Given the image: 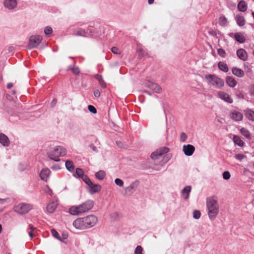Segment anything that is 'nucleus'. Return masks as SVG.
Returning <instances> with one entry per match:
<instances>
[{"instance_id": "obj_37", "label": "nucleus", "mask_w": 254, "mask_h": 254, "mask_svg": "<svg viewBox=\"0 0 254 254\" xmlns=\"http://www.w3.org/2000/svg\"><path fill=\"white\" fill-rule=\"evenodd\" d=\"M53 32L52 28L50 26H47L44 30V33L46 35L49 36Z\"/></svg>"}, {"instance_id": "obj_46", "label": "nucleus", "mask_w": 254, "mask_h": 254, "mask_svg": "<svg viewBox=\"0 0 254 254\" xmlns=\"http://www.w3.org/2000/svg\"><path fill=\"white\" fill-rule=\"evenodd\" d=\"M235 157L238 160L242 161L244 158L246 157V156H245L243 154H237L236 155Z\"/></svg>"}, {"instance_id": "obj_48", "label": "nucleus", "mask_w": 254, "mask_h": 254, "mask_svg": "<svg viewBox=\"0 0 254 254\" xmlns=\"http://www.w3.org/2000/svg\"><path fill=\"white\" fill-rule=\"evenodd\" d=\"M88 110L93 113V114H95V107H94L92 105H89L88 106Z\"/></svg>"}, {"instance_id": "obj_13", "label": "nucleus", "mask_w": 254, "mask_h": 254, "mask_svg": "<svg viewBox=\"0 0 254 254\" xmlns=\"http://www.w3.org/2000/svg\"><path fill=\"white\" fill-rule=\"evenodd\" d=\"M183 148V150L187 156L191 155L195 150V147L190 144L184 145Z\"/></svg>"}, {"instance_id": "obj_50", "label": "nucleus", "mask_w": 254, "mask_h": 254, "mask_svg": "<svg viewBox=\"0 0 254 254\" xmlns=\"http://www.w3.org/2000/svg\"><path fill=\"white\" fill-rule=\"evenodd\" d=\"M51 169L55 171H57L60 169V166L59 164H55L51 167Z\"/></svg>"}, {"instance_id": "obj_53", "label": "nucleus", "mask_w": 254, "mask_h": 254, "mask_svg": "<svg viewBox=\"0 0 254 254\" xmlns=\"http://www.w3.org/2000/svg\"><path fill=\"white\" fill-rule=\"evenodd\" d=\"M57 99H54L53 100V101H52L51 102V105L52 107H54L56 104H57Z\"/></svg>"}, {"instance_id": "obj_18", "label": "nucleus", "mask_w": 254, "mask_h": 254, "mask_svg": "<svg viewBox=\"0 0 254 254\" xmlns=\"http://www.w3.org/2000/svg\"><path fill=\"white\" fill-rule=\"evenodd\" d=\"M57 203L56 201L50 202L47 205V212L50 213L54 212L57 208Z\"/></svg>"}, {"instance_id": "obj_33", "label": "nucleus", "mask_w": 254, "mask_h": 254, "mask_svg": "<svg viewBox=\"0 0 254 254\" xmlns=\"http://www.w3.org/2000/svg\"><path fill=\"white\" fill-rule=\"evenodd\" d=\"M106 175V173L104 171L100 170L96 172V179L99 180H103Z\"/></svg>"}, {"instance_id": "obj_43", "label": "nucleus", "mask_w": 254, "mask_h": 254, "mask_svg": "<svg viewBox=\"0 0 254 254\" xmlns=\"http://www.w3.org/2000/svg\"><path fill=\"white\" fill-rule=\"evenodd\" d=\"M51 232H52V235L56 239H58V240H60V236H59V233L55 230V229H52L51 230Z\"/></svg>"}, {"instance_id": "obj_10", "label": "nucleus", "mask_w": 254, "mask_h": 254, "mask_svg": "<svg viewBox=\"0 0 254 254\" xmlns=\"http://www.w3.org/2000/svg\"><path fill=\"white\" fill-rule=\"evenodd\" d=\"M138 186V182L132 183L128 187L125 189V192L127 195H130L134 192Z\"/></svg>"}, {"instance_id": "obj_59", "label": "nucleus", "mask_w": 254, "mask_h": 254, "mask_svg": "<svg viewBox=\"0 0 254 254\" xmlns=\"http://www.w3.org/2000/svg\"><path fill=\"white\" fill-rule=\"evenodd\" d=\"M28 234H29V236H30L31 238H32V237H33V233H32V231L29 232H28Z\"/></svg>"}, {"instance_id": "obj_4", "label": "nucleus", "mask_w": 254, "mask_h": 254, "mask_svg": "<svg viewBox=\"0 0 254 254\" xmlns=\"http://www.w3.org/2000/svg\"><path fill=\"white\" fill-rule=\"evenodd\" d=\"M74 176L81 178L83 181L88 186L89 191L91 194L95 192V185L92 183L89 178L84 174L83 171L80 168H76Z\"/></svg>"}, {"instance_id": "obj_7", "label": "nucleus", "mask_w": 254, "mask_h": 254, "mask_svg": "<svg viewBox=\"0 0 254 254\" xmlns=\"http://www.w3.org/2000/svg\"><path fill=\"white\" fill-rule=\"evenodd\" d=\"M169 151V148L167 147H161L156 151L153 152L151 154V158L152 159L156 160L160 158L161 157L163 156L164 155L166 154Z\"/></svg>"}, {"instance_id": "obj_19", "label": "nucleus", "mask_w": 254, "mask_h": 254, "mask_svg": "<svg viewBox=\"0 0 254 254\" xmlns=\"http://www.w3.org/2000/svg\"><path fill=\"white\" fill-rule=\"evenodd\" d=\"M237 55L239 57V59L242 60L243 61H245L247 60L248 55L246 51L243 49H240L237 51Z\"/></svg>"}, {"instance_id": "obj_31", "label": "nucleus", "mask_w": 254, "mask_h": 254, "mask_svg": "<svg viewBox=\"0 0 254 254\" xmlns=\"http://www.w3.org/2000/svg\"><path fill=\"white\" fill-rule=\"evenodd\" d=\"M96 80L98 81L99 84L102 88H104L106 87V84L101 75L96 74Z\"/></svg>"}, {"instance_id": "obj_27", "label": "nucleus", "mask_w": 254, "mask_h": 254, "mask_svg": "<svg viewBox=\"0 0 254 254\" xmlns=\"http://www.w3.org/2000/svg\"><path fill=\"white\" fill-rule=\"evenodd\" d=\"M66 169L70 172H73L74 166L73 162L70 160H67L65 163Z\"/></svg>"}, {"instance_id": "obj_21", "label": "nucleus", "mask_w": 254, "mask_h": 254, "mask_svg": "<svg viewBox=\"0 0 254 254\" xmlns=\"http://www.w3.org/2000/svg\"><path fill=\"white\" fill-rule=\"evenodd\" d=\"M231 118L236 121H240L242 120L243 116V114L237 111H233L231 114Z\"/></svg>"}, {"instance_id": "obj_25", "label": "nucleus", "mask_w": 254, "mask_h": 254, "mask_svg": "<svg viewBox=\"0 0 254 254\" xmlns=\"http://www.w3.org/2000/svg\"><path fill=\"white\" fill-rule=\"evenodd\" d=\"M191 190V187L190 186H186L182 190V193L185 199H187L189 197L190 192Z\"/></svg>"}, {"instance_id": "obj_36", "label": "nucleus", "mask_w": 254, "mask_h": 254, "mask_svg": "<svg viewBox=\"0 0 254 254\" xmlns=\"http://www.w3.org/2000/svg\"><path fill=\"white\" fill-rule=\"evenodd\" d=\"M120 216V214L118 212H113L110 214V218L113 221L118 219Z\"/></svg>"}, {"instance_id": "obj_15", "label": "nucleus", "mask_w": 254, "mask_h": 254, "mask_svg": "<svg viewBox=\"0 0 254 254\" xmlns=\"http://www.w3.org/2000/svg\"><path fill=\"white\" fill-rule=\"evenodd\" d=\"M218 95L220 98L225 101L229 103H233V99L230 97V95L228 93L223 91H220L218 93Z\"/></svg>"}, {"instance_id": "obj_29", "label": "nucleus", "mask_w": 254, "mask_h": 254, "mask_svg": "<svg viewBox=\"0 0 254 254\" xmlns=\"http://www.w3.org/2000/svg\"><path fill=\"white\" fill-rule=\"evenodd\" d=\"M245 115L249 120L254 121V111L248 109L245 111Z\"/></svg>"}, {"instance_id": "obj_5", "label": "nucleus", "mask_w": 254, "mask_h": 254, "mask_svg": "<svg viewBox=\"0 0 254 254\" xmlns=\"http://www.w3.org/2000/svg\"><path fill=\"white\" fill-rule=\"evenodd\" d=\"M205 78L209 83L216 87L222 88L224 85V81L215 75L211 74H206L205 75Z\"/></svg>"}, {"instance_id": "obj_56", "label": "nucleus", "mask_w": 254, "mask_h": 254, "mask_svg": "<svg viewBox=\"0 0 254 254\" xmlns=\"http://www.w3.org/2000/svg\"><path fill=\"white\" fill-rule=\"evenodd\" d=\"M251 93L252 95H254V85L252 86Z\"/></svg>"}, {"instance_id": "obj_54", "label": "nucleus", "mask_w": 254, "mask_h": 254, "mask_svg": "<svg viewBox=\"0 0 254 254\" xmlns=\"http://www.w3.org/2000/svg\"><path fill=\"white\" fill-rule=\"evenodd\" d=\"M13 87V84L12 83H8L7 84V88L8 89H10L11 88H12Z\"/></svg>"}, {"instance_id": "obj_61", "label": "nucleus", "mask_w": 254, "mask_h": 254, "mask_svg": "<svg viewBox=\"0 0 254 254\" xmlns=\"http://www.w3.org/2000/svg\"><path fill=\"white\" fill-rule=\"evenodd\" d=\"M63 238H64V239H66L67 238V235L66 234H64L63 235Z\"/></svg>"}, {"instance_id": "obj_39", "label": "nucleus", "mask_w": 254, "mask_h": 254, "mask_svg": "<svg viewBox=\"0 0 254 254\" xmlns=\"http://www.w3.org/2000/svg\"><path fill=\"white\" fill-rule=\"evenodd\" d=\"M201 213L198 210H195L193 212V217L195 219H198L200 217Z\"/></svg>"}, {"instance_id": "obj_6", "label": "nucleus", "mask_w": 254, "mask_h": 254, "mask_svg": "<svg viewBox=\"0 0 254 254\" xmlns=\"http://www.w3.org/2000/svg\"><path fill=\"white\" fill-rule=\"evenodd\" d=\"M33 208V206L29 203H21L14 207V211L19 214H24L27 213Z\"/></svg>"}, {"instance_id": "obj_16", "label": "nucleus", "mask_w": 254, "mask_h": 254, "mask_svg": "<svg viewBox=\"0 0 254 254\" xmlns=\"http://www.w3.org/2000/svg\"><path fill=\"white\" fill-rule=\"evenodd\" d=\"M3 3L4 6L9 9H13L17 5L16 0H5Z\"/></svg>"}, {"instance_id": "obj_35", "label": "nucleus", "mask_w": 254, "mask_h": 254, "mask_svg": "<svg viewBox=\"0 0 254 254\" xmlns=\"http://www.w3.org/2000/svg\"><path fill=\"white\" fill-rule=\"evenodd\" d=\"M227 23V19L224 16L220 17L219 18V23L220 25L222 26H225Z\"/></svg>"}, {"instance_id": "obj_32", "label": "nucleus", "mask_w": 254, "mask_h": 254, "mask_svg": "<svg viewBox=\"0 0 254 254\" xmlns=\"http://www.w3.org/2000/svg\"><path fill=\"white\" fill-rule=\"evenodd\" d=\"M234 142L240 146H243L244 145V142L241 139V138L238 136H234L233 137Z\"/></svg>"}, {"instance_id": "obj_26", "label": "nucleus", "mask_w": 254, "mask_h": 254, "mask_svg": "<svg viewBox=\"0 0 254 254\" xmlns=\"http://www.w3.org/2000/svg\"><path fill=\"white\" fill-rule=\"evenodd\" d=\"M235 40L241 43L245 42L246 39L242 33H236L234 35Z\"/></svg>"}, {"instance_id": "obj_57", "label": "nucleus", "mask_w": 254, "mask_h": 254, "mask_svg": "<svg viewBox=\"0 0 254 254\" xmlns=\"http://www.w3.org/2000/svg\"><path fill=\"white\" fill-rule=\"evenodd\" d=\"M89 147L93 150H95V147L94 146L93 144H90L89 145Z\"/></svg>"}, {"instance_id": "obj_12", "label": "nucleus", "mask_w": 254, "mask_h": 254, "mask_svg": "<svg viewBox=\"0 0 254 254\" xmlns=\"http://www.w3.org/2000/svg\"><path fill=\"white\" fill-rule=\"evenodd\" d=\"M73 225L76 229H86V226L84 224V221L83 218H79L75 220L73 222Z\"/></svg>"}, {"instance_id": "obj_9", "label": "nucleus", "mask_w": 254, "mask_h": 254, "mask_svg": "<svg viewBox=\"0 0 254 254\" xmlns=\"http://www.w3.org/2000/svg\"><path fill=\"white\" fill-rule=\"evenodd\" d=\"M95 29L93 27L88 28L87 31L85 32L84 30H79L74 32V35L76 36H87L86 34L93 36L95 33Z\"/></svg>"}, {"instance_id": "obj_38", "label": "nucleus", "mask_w": 254, "mask_h": 254, "mask_svg": "<svg viewBox=\"0 0 254 254\" xmlns=\"http://www.w3.org/2000/svg\"><path fill=\"white\" fill-rule=\"evenodd\" d=\"M142 248L140 246H137L135 250V254H143L142 253Z\"/></svg>"}, {"instance_id": "obj_49", "label": "nucleus", "mask_w": 254, "mask_h": 254, "mask_svg": "<svg viewBox=\"0 0 254 254\" xmlns=\"http://www.w3.org/2000/svg\"><path fill=\"white\" fill-rule=\"evenodd\" d=\"M9 202V198H0V204H4L7 202Z\"/></svg>"}, {"instance_id": "obj_44", "label": "nucleus", "mask_w": 254, "mask_h": 254, "mask_svg": "<svg viewBox=\"0 0 254 254\" xmlns=\"http://www.w3.org/2000/svg\"><path fill=\"white\" fill-rule=\"evenodd\" d=\"M187 137H188L187 135L185 133L182 132L181 134L180 140L182 142H184L186 140V139H187Z\"/></svg>"}, {"instance_id": "obj_14", "label": "nucleus", "mask_w": 254, "mask_h": 254, "mask_svg": "<svg viewBox=\"0 0 254 254\" xmlns=\"http://www.w3.org/2000/svg\"><path fill=\"white\" fill-rule=\"evenodd\" d=\"M146 86L157 93H160L162 91L161 87L155 83L148 82Z\"/></svg>"}, {"instance_id": "obj_55", "label": "nucleus", "mask_w": 254, "mask_h": 254, "mask_svg": "<svg viewBox=\"0 0 254 254\" xmlns=\"http://www.w3.org/2000/svg\"><path fill=\"white\" fill-rule=\"evenodd\" d=\"M101 187L100 185H96V192L99 191L101 190Z\"/></svg>"}, {"instance_id": "obj_60", "label": "nucleus", "mask_w": 254, "mask_h": 254, "mask_svg": "<svg viewBox=\"0 0 254 254\" xmlns=\"http://www.w3.org/2000/svg\"><path fill=\"white\" fill-rule=\"evenodd\" d=\"M30 229H31V231H33L35 229V228L33 226H30Z\"/></svg>"}, {"instance_id": "obj_3", "label": "nucleus", "mask_w": 254, "mask_h": 254, "mask_svg": "<svg viewBox=\"0 0 254 254\" xmlns=\"http://www.w3.org/2000/svg\"><path fill=\"white\" fill-rule=\"evenodd\" d=\"M67 153L66 149L63 146H55L53 150L47 152L48 156L51 159L56 162L60 161L59 157L64 156Z\"/></svg>"}, {"instance_id": "obj_23", "label": "nucleus", "mask_w": 254, "mask_h": 254, "mask_svg": "<svg viewBox=\"0 0 254 254\" xmlns=\"http://www.w3.org/2000/svg\"><path fill=\"white\" fill-rule=\"evenodd\" d=\"M232 72L234 75L239 77H242L244 75V72L243 70L237 67H233Z\"/></svg>"}, {"instance_id": "obj_51", "label": "nucleus", "mask_w": 254, "mask_h": 254, "mask_svg": "<svg viewBox=\"0 0 254 254\" xmlns=\"http://www.w3.org/2000/svg\"><path fill=\"white\" fill-rule=\"evenodd\" d=\"M137 53L138 56L140 57H141L143 56L144 53H143V50L142 49H139L137 50Z\"/></svg>"}, {"instance_id": "obj_64", "label": "nucleus", "mask_w": 254, "mask_h": 254, "mask_svg": "<svg viewBox=\"0 0 254 254\" xmlns=\"http://www.w3.org/2000/svg\"><path fill=\"white\" fill-rule=\"evenodd\" d=\"M144 92L146 93V94H148L149 95H151V94L149 91H148L147 90H144Z\"/></svg>"}, {"instance_id": "obj_42", "label": "nucleus", "mask_w": 254, "mask_h": 254, "mask_svg": "<svg viewBox=\"0 0 254 254\" xmlns=\"http://www.w3.org/2000/svg\"><path fill=\"white\" fill-rule=\"evenodd\" d=\"M115 182L117 186H119L120 187H122L124 185L123 181L120 179H116L115 180Z\"/></svg>"}, {"instance_id": "obj_1", "label": "nucleus", "mask_w": 254, "mask_h": 254, "mask_svg": "<svg viewBox=\"0 0 254 254\" xmlns=\"http://www.w3.org/2000/svg\"><path fill=\"white\" fill-rule=\"evenodd\" d=\"M206 208L208 211L209 218L211 220H214L219 211V204L215 197L212 196L207 198Z\"/></svg>"}, {"instance_id": "obj_34", "label": "nucleus", "mask_w": 254, "mask_h": 254, "mask_svg": "<svg viewBox=\"0 0 254 254\" xmlns=\"http://www.w3.org/2000/svg\"><path fill=\"white\" fill-rule=\"evenodd\" d=\"M241 133L248 139H250L251 135L248 129L245 128H242L240 130Z\"/></svg>"}, {"instance_id": "obj_8", "label": "nucleus", "mask_w": 254, "mask_h": 254, "mask_svg": "<svg viewBox=\"0 0 254 254\" xmlns=\"http://www.w3.org/2000/svg\"><path fill=\"white\" fill-rule=\"evenodd\" d=\"M42 37L40 35L31 36L29 40L28 46L30 49L37 47L42 40Z\"/></svg>"}, {"instance_id": "obj_47", "label": "nucleus", "mask_w": 254, "mask_h": 254, "mask_svg": "<svg viewBox=\"0 0 254 254\" xmlns=\"http://www.w3.org/2000/svg\"><path fill=\"white\" fill-rule=\"evenodd\" d=\"M112 52L115 54H120V50L116 47H112L111 49Z\"/></svg>"}, {"instance_id": "obj_22", "label": "nucleus", "mask_w": 254, "mask_h": 254, "mask_svg": "<svg viewBox=\"0 0 254 254\" xmlns=\"http://www.w3.org/2000/svg\"><path fill=\"white\" fill-rule=\"evenodd\" d=\"M226 84L230 87H234L237 84L236 80L231 76H227L226 77Z\"/></svg>"}, {"instance_id": "obj_63", "label": "nucleus", "mask_w": 254, "mask_h": 254, "mask_svg": "<svg viewBox=\"0 0 254 254\" xmlns=\"http://www.w3.org/2000/svg\"><path fill=\"white\" fill-rule=\"evenodd\" d=\"M237 96L239 98H243V95L241 93H240L239 95H237Z\"/></svg>"}, {"instance_id": "obj_11", "label": "nucleus", "mask_w": 254, "mask_h": 254, "mask_svg": "<svg viewBox=\"0 0 254 254\" xmlns=\"http://www.w3.org/2000/svg\"><path fill=\"white\" fill-rule=\"evenodd\" d=\"M83 219L86 229L90 228L94 225L95 218L93 215L88 216L83 218Z\"/></svg>"}, {"instance_id": "obj_30", "label": "nucleus", "mask_w": 254, "mask_h": 254, "mask_svg": "<svg viewBox=\"0 0 254 254\" xmlns=\"http://www.w3.org/2000/svg\"><path fill=\"white\" fill-rule=\"evenodd\" d=\"M219 68L223 72H227L228 71L229 68L227 65L223 62H220L218 64Z\"/></svg>"}, {"instance_id": "obj_24", "label": "nucleus", "mask_w": 254, "mask_h": 254, "mask_svg": "<svg viewBox=\"0 0 254 254\" xmlns=\"http://www.w3.org/2000/svg\"><path fill=\"white\" fill-rule=\"evenodd\" d=\"M237 23L240 26H243L245 24V19L241 14H238L235 17Z\"/></svg>"}, {"instance_id": "obj_40", "label": "nucleus", "mask_w": 254, "mask_h": 254, "mask_svg": "<svg viewBox=\"0 0 254 254\" xmlns=\"http://www.w3.org/2000/svg\"><path fill=\"white\" fill-rule=\"evenodd\" d=\"M231 175L229 172L225 171L223 173V178L225 180H228L230 178Z\"/></svg>"}, {"instance_id": "obj_41", "label": "nucleus", "mask_w": 254, "mask_h": 254, "mask_svg": "<svg viewBox=\"0 0 254 254\" xmlns=\"http://www.w3.org/2000/svg\"><path fill=\"white\" fill-rule=\"evenodd\" d=\"M218 54L221 57L224 58L226 55V52L222 48H220L218 50Z\"/></svg>"}, {"instance_id": "obj_17", "label": "nucleus", "mask_w": 254, "mask_h": 254, "mask_svg": "<svg viewBox=\"0 0 254 254\" xmlns=\"http://www.w3.org/2000/svg\"><path fill=\"white\" fill-rule=\"evenodd\" d=\"M50 173L51 171L48 168L43 169L40 173V177L42 180L47 181L49 177Z\"/></svg>"}, {"instance_id": "obj_28", "label": "nucleus", "mask_w": 254, "mask_h": 254, "mask_svg": "<svg viewBox=\"0 0 254 254\" xmlns=\"http://www.w3.org/2000/svg\"><path fill=\"white\" fill-rule=\"evenodd\" d=\"M238 9L242 12H245L247 9V4L244 0L240 1L238 4Z\"/></svg>"}, {"instance_id": "obj_45", "label": "nucleus", "mask_w": 254, "mask_h": 254, "mask_svg": "<svg viewBox=\"0 0 254 254\" xmlns=\"http://www.w3.org/2000/svg\"><path fill=\"white\" fill-rule=\"evenodd\" d=\"M69 68L72 70V71L73 72V73H74V74H78L80 72V70H79V69L78 67L77 66H74L73 67V68H70L69 67Z\"/></svg>"}, {"instance_id": "obj_58", "label": "nucleus", "mask_w": 254, "mask_h": 254, "mask_svg": "<svg viewBox=\"0 0 254 254\" xmlns=\"http://www.w3.org/2000/svg\"><path fill=\"white\" fill-rule=\"evenodd\" d=\"M116 143L117 145H118L119 147L122 146V143L121 142L117 141Z\"/></svg>"}, {"instance_id": "obj_2", "label": "nucleus", "mask_w": 254, "mask_h": 254, "mask_svg": "<svg viewBox=\"0 0 254 254\" xmlns=\"http://www.w3.org/2000/svg\"><path fill=\"white\" fill-rule=\"evenodd\" d=\"M94 204V202L93 200H88L78 206H71L69 209V212L72 215H79L90 210L93 207Z\"/></svg>"}, {"instance_id": "obj_20", "label": "nucleus", "mask_w": 254, "mask_h": 254, "mask_svg": "<svg viewBox=\"0 0 254 254\" xmlns=\"http://www.w3.org/2000/svg\"><path fill=\"white\" fill-rule=\"evenodd\" d=\"M0 143L4 146H8L10 143L8 137L2 133H0Z\"/></svg>"}, {"instance_id": "obj_52", "label": "nucleus", "mask_w": 254, "mask_h": 254, "mask_svg": "<svg viewBox=\"0 0 254 254\" xmlns=\"http://www.w3.org/2000/svg\"><path fill=\"white\" fill-rule=\"evenodd\" d=\"M171 155H167L164 157V160L165 161V162H168L171 158Z\"/></svg>"}, {"instance_id": "obj_62", "label": "nucleus", "mask_w": 254, "mask_h": 254, "mask_svg": "<svg viewBox=\"0 0 254 254\" xmlns=\"http://www.w3.org/2000/svg\"><path fill=\"white\" fill-rule=\"evenodd\" d=\"M148 3L151 4L153 3L154 0H148Z\"/></svg>"}]
</instances>
